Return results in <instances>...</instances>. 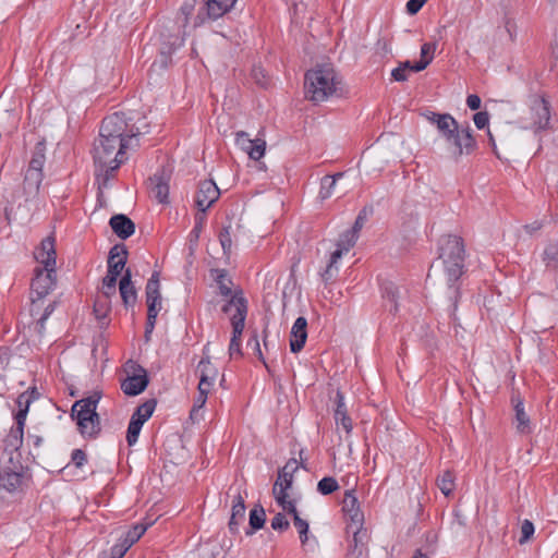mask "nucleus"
<instances>
[{
    "label": "nucleus",
    "instance_id": "obj_48",
    "mask_svg": "<svg viewBox=\"0 0 558 558\" xmlns=\"http://www.w3.org/2000/svg\"><path fill=\"white\" fill-rule=\"evenodd\" d=\"M373 208L372 207H363L355 218V221L353 223V227L350 229L352 231H355V233L359 235L360 231L364 227L365 222L367 221L369 215H372Z\"/></svg>",
    "mask_w": 558,
    "mask_h": 558
},
{
    "label": "nucleus",
    "instance_id": "obj_36",
    "mask_svg": "<svg viewBox=\"0 0 558 558\" xmlns=\"http://www.w3.org/2000/svg\"><path fill=\"white\" fill-rule=\"evenodd\" d=\"M436 50L435 43H425L421 47V59L414 63L413 71L421 72L427 68V65L434 59V52Z\"/></svg>",
    "mask_w": 558,
    "mask_h": 558
},
{
    "label": "nucleus",
    "instance_id": "obj_56",
    "mask_svg": "<svg viewBox=\"0 0 558 558\" xmlns=\"http://www.w3.org/2000/svg\"><path fill=\"white\" fill-rule=\"evenodd\" d=\"M504 27L507 34L509 35V38L511 41H514L517 38V23L510 16H505L504 19Z\"/></svg>",
    "mask_w": 558,
    "mask_h": 558
},
{
    "label": "nucleus",
    "instance_id": "obj_18",
    "mask_svg": "<svg viewBox=\"0 0 558 558\" xmlns=\"http://www.w3.org/2000/svg\"><path fill=\"white\" fill-rule=\"evenodd\" d=\"M351 529L353 532L352 543L349 545V550L347 554V558H362L367 555V544L369 541V534L363 525L353 526Z\"/></svg>",
    "mask_w": 558,
    "mask_h": 558
},
{
    "label": "nucleus",
    "instance_id": "obj_47",
    "mask_svg": "<svg viewBox=\"0 0 558 558\" xmlns=\"http://www.w3.org/2000/svg\"><path fill=\"white\" fill-rule=\"evenodd\" d=\"M118 277L110 275L107 272L106 277L102 279V293L106 300L110 299V296L116 294Z\"/></svg>",
    "mask_w": 558,
    "mask_h": 558
},
{
    "label": "nucleus",
    "instance_id": "obj_21",
    "mask_svg": "<svg viewBox=\"0 0 558 558\" xmlns=\"http://www.w3.org/2000/svg\"><path fill=\"white\" fill-rule=\"evenodd\" d=\"M290 350L293 353L300 352L307 339V320L305 317L300 316L295 319L291 328Z\"/></svg>",
    "mask_w": 558,
    "mask_h": 558
},
{
    "label": "nucleus",
    "instance_id": "obj_1",
    "mask_svg": "<svg viewBox=\"0 0 558 558\" xmlns=\"http://www.w3.org/2000/svg\"><path fill=\"white\" fill-rule=\"evenodd\" d=\"M141 129L124 112H114L102 120L99 137L94 144L95 177L99 189L107 187L116 171L128 159L126 150L140 146Z\"/></svg>",
    "mask_w": 558,
    "mask_h": 558
},
{
    "label": "nucleus",
    "instance_id": "obj_42",
    "mask_svg": "<svg viewBox=\"0 0 558 558\" xmlns=\"http://www.w3.org/2000/svg\"><path fill=\"white\" fill-rule=\"evenodd\" d=\"M266 520L265 510L259 508H254L250 511V526L252 531H247L246 534H252L253 531L259 530L264 526Z\"/></svg>",
    "mask_w": 558,
    "mask_h": 558
},
{
    "label": "nucleus",
    "instance_id": "obj_30",
    "mask_svg": "<svg viewBox=\"0 0 558 558\" xmlns=\"http://www.w3.org/2000/svg\"><path fill=\"white\" fill-rule=\"evenodd\" d=\"M43 179V172L26 170L23 181V190L27 198L35 197L38 194Z\"/></svg>",
    "mask_w": 558,
    "mask_h": 558
},
{
    "label": "nucleus",
    "instance_id": "obj_57",
    "mask_svg": "<svg viewBox=\"0 0 558 558\" xmlns=\"http://www.w3.org/2000/svg\"><path fill=\"white\" fill-rule=\"evenodd\" d=\"M71 461L76 468H82L87 462V456L82 449H74L71 454Z\"/></svg>",
    "mask_w": 558,
    "mask_h": 558
},
{
    "label": "nucleus",
    "instance_id": "obj_44",
    "mask_svg": "<svg viewBox=\"0 0 558 558\" xmlns=\"http://www.w3.org/2000/svg\"><path fill=\"white\" fill-rule=\"evenodd\" d=\"M359 235L355 231L347 230L343 232L337 243L338 247H342L344 251H350L356 243Z\"/></svg>",
    "mask_w": 558,
    "mask_h": 558
},
{
    "label": "nucleus",
    "instance_id": "obj_43",
    "mask_svg": "<svg viewBox=\"0 0 558 558\" xmlns=\"http://www.w3.org/2000/svg\"><path fill=\"white\" fill-rule=\"evenodd\" d=\"M340 488L337 480L331 476L323 477L317 484V492L324 496L330 495Z\"/></svg>",
    "mask_w": 558,
    "mask_h": 558
},
{
    "label": "nucleus",
    "instance_id": "obj_26",
    "mask_svg": "<svg viewBox=\"0 0 558 558\" xmlns=\"http://www.w3.org/2000/svg\"><path fill=\"white\" fill-rule=\"evenodd\" d=\"M335 421L337 426H341L347 434L351 433L352 420L348 415L347 405L344 403V396L339 389L336 392Z\"/></svg>",
    "mask_w": 558,
    "mask_h": 558
},
{
    "label": "nucleus",
    "instance_id": "obj_29",
    "mask_svg": "<svg viewBox=\"0 0 558 558\" xmlns=\"http://www.w3.org/2000/svg\"><path fill=\"white\" fill-rule=\"evenodd\" d=\"M283 511L288 512L289 514H292L293 517V524L295 526V529L298 530L299 532V536H300V541L302 543V545H305L307 539H308V523L306 520L302 519L300 515H299V512L296 510V507H295V502L294 504H288V506H283L281 507Z\"/></svg>",
    "mask_w": 558,
    "mask_h": 558
},
{
    "label": "nucleus",
    "instance_id": "obj_40",
    "mask_svg": "<svg viewBox=\"0 0 558 558\" xmlns=\"http://www.w3.org/2000/svg\"><path fill=\"white\" fill-rule=\"evenodd\" d=\"M157 405L156 399H148L136 408L131 417H137L143 424L150 418Z\"/></svg>",
    "mask_w": 558,
    "mask_h": 558
},
{
    "label": "nucleus",
    "instance_id": "obj_17",
    "mask_svg": "<svg viewBox=\"0 0 558 558\" xmlns=\"http://www.w3.org/2000/svg\"><path fill=\"white\" fill-rule=\"evenodd\" d=\"M342 510L345 517H348L351 522L348 525V529H353V526L363 525L364 514L360 509V505L354 494V490H345L342 500Z\"/></svg>",
    "mask_w": 558,
    "mask_h": 558
},
{
    "label": "nucleus",
    "instance_id": "obj_33",
    "mask_svg": "<svg viewBox=\"0 0 558 558\" xmlns=\"http://www.w3.org/2000/svg\"><path fill=\"white\" fill-rule=\"evenodd\" d=\"M542 260L549 271L558 272V242L550 241L544 248Z\"/></svg>",
    "mask_w": 558,
    "mask_h": 558
},
{
    "label": "nucleus",
    "instance_id": "obj_63",
    "mask_svg": "<svg viewBox=\"0 0 558 558\" xmlns=\"http://www.w3.org/2000/svg\"><path fill=\"white\" fill-rule=\"evenodd\" d=\"M481 102V98L475 94H471L466 97V105L471 110H478Z\"/></svg>",
    "mask_w": 558,
    "mask_h": 558
},
{
    "label": "nucleus",
    "instance_id": "obj_16",
    "mask_svg": "<svg viewBox=\"0 0 558 558\" xmlns=\"http://www.w3.org/2000/svg\"><path fill=\"white\" fill-rule=\"evenodd\" d=\"M169 182L170 172L166 168L158 169L156 173L149 178L150 193L160 204L169 203Z\"/></svg>",
    "mask_w": 558,
    "mask_h": 558
},
{
    "label": "nucleus",
    "instance_id": "obj_12",
    "mask_svg": "<svg viewBox=\"0 0 558 558\" xmlns=\"http://www.w3.org/2000/svg\"><path fill=\"white\" fill-rule=\"evenodd\" d=\"M422 116L439 132V135L448 141L456 131L460 129L458 121L450 113H438L435 111L426 110Z\"/></svg>",
    "mask_w": 558,
    "mask_h": 558
},
{
    "label": "nucleus",
    "instance_id": "obj_2",
    "mask_svg": "<svg viewBox=\"0 0 558 558\" xmlns=\"http://www.w3.org/2000/svg\"><path fill=\"white\" fill-rule=\"evenodd\" d=\"M438 258L442 262L444 271L447 278L450 298L453 299V310L460 296L458 280L465 271V246L463 239L454 234L442 235L438 241Z\"/></svg>",
    "mask_w": 558,
    "mask_h": 558
},
{
    "label": "nucleus",
    "instance_id": "obj_10",
    "mask_svg": "<svg viewBox=\"0 0 558 558\" xmlns=\"http://www.w3.org/2000/svg\"><path fill=\"white\" fill-rule=\"evenodd\" d=\"M446 144L456 161H458L463 155L473 154L477 148L476 140L474 138L472 129L469 124L456 131L452 137L446 141Z\"/></svg>",
    "mask_w": 558,
    "mask_h": 558
},
{
    "label": "nucleus",
    "instance_id": "obj_7",
    "mask_svg": "<svg viewBox=\"0 0 558 558\" xmlns=\"http://www.w3.org/2000/svg\"><path fill=\"white\" fill-rule=\"evenodd\" d=\"M16 403L20 408L15 414V426L11 428L10 433L4 439L5 450L17 451L23 444L24 425L28 407L31 404V398L26 393H21L17 397Z\"/></svg>",
    "mask_w": 558,
    "mask_h": 558
},
{
    "label": "nucleus",
    "instance_id": "obj_11",
    "mask_svg": "<svg viewBox=\"0 0 558 558\" xmlns=\"http://www.w3.org/2000/svg\"><path fill=\"white\" fill-rule=\"evenodd\" d=\"M238 0H204L194 20V26L204 25L207 21H217L229 13Z\"/></svg>",
    "mask_w": 558,
    "mask_h": 558
},
{
    "label": "nucleus",
    "instance_id": "obj_53",
    "mask_svg": "<svg viewBox=\"0 0 558 558\" xmlns=\"http://www.w3.org/2000/svg\"><path fill=\"white\" fill-rule=\"evenodd\" d=\"M534 524L530 520H524L521 524V536L519 538V543H526L534 534Z\"/></svg>",
    "mask_w": 558,
    "mask_h": 558
},
{
    "label": "nucleus",
    "instance_id": "obj_20",
    "mask_svg": "<svg viewBox=\"0 0 558 558\" xmlns=\"http://www.w3.org/2000/svg\"><path fill=\"white\" fill-rule=\"evenodd\" d=\"M128 250L123 244L111 247L108 256V274L119 277L125 267Z\"/></svg>",
    "mask_w": 558,
    "mask_h": 558
},
{
    "label": "nucleus",
    "instance_id": "obj_54",
    "mask_svg": "<svg viewBox=\"0 0 558 558\" xmlns=\"http://www.w3.org/2000/svg\"><path fill=\"white\" fill-rule=\"evenodd\" d=\"M231 227H225L219 232V241L222 246V250L225 253L229 252L232 246V240H231V233H230Z\"/></svg>",
    "mask_w": 558,
    "mask_h": 558
},
{
    "label": "nucleus",
    "instance_id": "obj_28",
    "mask_svg": "<svg viewBox=\"0 0 558 558\" xmlns=\"http://www.w3.org/2000/svg\"><path fill=\"white\" fill-rule=\"evenodd\" d=\"M512 402L514 404V417H515V428L520 434H529L531 433V422L530 417L524 410V404L521 398L512 397Z\"/></svg>",
    "mask_w": 558,
    "mask_h": 558
},
{
    "label": "nucleus",
    "instance_id": "obj_60",
    "mask_svg": "<svg viewBox=\"0 0 558 558\" xmlns=\"http://www.w3.org/2000/svg\"><path fill=\"white\" fill-rule=\"evenodd\" d=\"M197 0H185L181 5V13L185 16V24L187 23L189 16L194 12Z\"/></svg>",
    "mask_w": 558,
    "mask_h": 558
},
{
    "label": "nucleus",
    "instance_id": "obj_58",
    "mask_svg": "<svg viewBox=\"0 0 558 558\" xmlns=\"http://www.w3.org/2000/svg\"><path fill=\"white\" fill-rule=\"evenodd\" d=\"M474 124L482 130L489 123V113L487 111H478L473 116Z\"/></svg>",
    "mask_w": 558,
    "mask_h": 558
},
{
    "label": "nucleus",
    "instance_id": "obj_52",
    "mask_svg": "<svg viewBox=\"0 0 558 558\" xmlns=\"http://www.w3.org/2000/svg\"><path fill=\"white\" fill-rule=\"evenodd\" d=\"M270 525L271 527L275 530V531H280V532H283V531H287L290 526V523L289 521L286 519L284 514L281 513V512H278L272 519H271V522H270Z\"/></svg>",
    "mask_w": 558,
    "mask_h": 558
},
{
    "label": "nucleus",
    "instance_id": "obj_41",
    "mask_svg": "<svg viewBox=\"0 0 558 558\" xmlns=\"http://www.w3.org/2000/svg\"><path fill=\"white\" fill-rule=\"evenodd\" d=\"M143 425L144 424L142 420H138L137 417H131L126 430V442L129 446H133L137 442Z\"/></svg>",
    "mask_w": 558,
    "mask_h": 558
},
{
    "label": "nucleus",
    "instance_id": "obj_15",
    "mask_svg": "<svg viewBox=\"0 0 558 558\" xmlns=\"http://www.w3.org/2000/svg\"><path fill=\"white\" fill-rule=\"evenodd\" d=\"M147 315L157 317L161 310L159 272L154 271L145 288Z\"/></svg>",
    "mask_w": 558,
    "mask_h": 558
},
{
    "label": "nucleus",
    "instance_id": "obj_37",
    "mask_svg": "<svg viewBox=\"0 0 558 558\" xmlns=\"http://www.w3.org/2000/svg\"><path fill=\"white\" fill-rule=\"evenodd\" d=\"M148 525L142 523L133 525L119 541L130 549L146 532Z\"/></svg>",
    "mask_w": 558,
    "mask_h": 558
},
{
    "label": "nucleus",
    "instance_id": "obj_34",
    "mask_svg": "<svg viewBox=\"0 0 558 558\" xmlns=\"http://www.w3.org/2000/svg\"><path fill=\"white\" fill-rule=\"evenodd\" d=\"M344 253H348V251H344L342 247H338L331 253L329 263L326 266V269L324 272H322V279L325 283L330 282L333 280L338 272L337 263L342 257Z\"/></svg>",
    "mask_w": 558,
    "mask_h": 558
},
{
    "label": "nucleus",
    "instance_id": "obj_13",
    "mask_svg": "<svg viewBox=\"0 0 558 558\" xmlns=\"http://www.w3.org/2000/svg\"><path fill=\"white\" fill-rule=\"evenodd\" d=\"M220 190L213 180H204L199 183L195 196V204L199 211H206L218 201Z\"/></svg>",
    "mask_w": 558,
    "mask_h": 558
},
{
    "label": "nucleus",
    "instance_id": "obj_9",
    "mask_svg": "<svg viewBox=\"0 0 558 558\" xmlns=\"http://www.w3.org/2000/svg\"><path fill=\"white\" fill-rule=\"evenodd\" d=\"M221 311L230 314L232 332L243 333L247 316V300L243 296L242 290H235Z\"/></svg>",
    "mask_w": 558,
    "mask_h": 558
},
{
    "label": "nucleus",
    "instance_id": "obj_55",
    "mask_svg": "<svg viewBox=\"0 0 558 558\" xmlns=\"http://www.w3.org/2000/svg\"><path fill=\"white\" fill-rule=\"evenodd\" d=\"M253 141L254 140H251L248 134L244 131H239L235 133V144L244 151H246L248 147L252 146Z\"/></svg>",
    "mask_w": 558,
    "mask_h": 558
},
{
    "label": "nucleus",
    "instance_id": "obj_23",
    "mask_svg": "<svg viewBox=\"0 0 558 558\" xmlns=\"http://www.w3.org/2000/svg\"><path fill=\"white\" fill-rule=\"evenodd\" d=\"M197 372L199 373L198 386L211 389L218 376V368L210 362L209 355L202 357Z\"/></svg>",
    "mask_w": 558,
    "mask_h": 558
},
{
    "label": "nucleus",
    "instance_id": "obj_64",
    "mask_svg": "<svg viewBox=\"0 0 558 558\" xmlns=\"http://www.w3.org/2000/svg\"><path fill=\"white\" fill-rule=\"evenodd\" d=\"M391 76L397 82H404L408 78L407 71L401 65L392 70Z\"/></svg>",
    "mask_w": 558,
    "mask_h": 558
},
{
    "label": "nucleus",
    "instance_id": "obj_45",
    "mask_svg": "<svg viewBox=\"0 0 558 558\" xmlns=\"http://www.w3.org/2000/svg\"><path fill=\"white\" fill-rule=\"evenodd\" d=\"M266 150V142L260 138H256L252 142V146L246 150L251 159L259 160Z\"/></svg>",
    "mask_w": 558,
    "mask_h": 558
},
{
    "label": "nucleus",
    "instance_id": "obj_22",
    "mask_svg": "<svg viewBox=\"0 0 558 558\" xmlns=\"http://www.w3.org/2000/svg\"><path fill=\"white\" fill-rule=\"evenodd\" d=\"M76 425L78 433L85 439H96L101 433V421L98 413L81 417Z\"/></svg>",
    "mask_w": 558,
    "mask_h": 558
},
{
    "label": "nucleus",
    "instance_id": "obj_35",
    "mask_svg": "<svg viewBox=\"0 0 558 558\" xmlns=\"http://www.w3.org/2000/svg\"><path fill=\"white\" fill-rule=\"evenodd\" d=\"M211 275L219 288V292L222 296L231 298L232 294V280L229 278L226 269H211Z\"/></svg>",
    "mask_w": 558,
    "mask_h": 558
},
{
    "label": "nucleus",
    "instance_id": "obj_61",
    "mask_svg": "<svg viewBox=\"0 0 558 558\" xmlns=\"http://www.w3.org/2000/svg\"><path fill=\"white\" fill-rule=\"evenodd\" d=\"M427 0H409L407 3V11L409 14H416Z\"/></svg>",
    "mask_w": 558,
    "mask_h": 558
},
{
    "label": "nucleus",
    "instance_id": "obj_5",
    "mask_svg": "<svg viewBox=\"0 0 558 558\" xmlns=\"http://www.w3.org/2000/svg\"><path fill=\"white\" fill-rule=\"evenodd\" d=\"M57 271L54 268L34 269V278L31 282V315L37 316L43 308V300L54 289Z\"/></svg>",
    "mask_w": 558,
    "mask_h": 558
},
{
    "label": "nucleus",
    "instance_id": "obj_14",
    "mask_svg": "<svg viewBox=\"0 0 558 558\" xmlns=\"http://www.w3.org/2000/svg\"><path fill=\"white\" fill-rule=\"evenodd\" d=\"M101 398L102 391L94 390L88 397L75 401L71 408V418L77 423L81 417L97 413V407Z\"/></svg>",
    "mask_w": 558,
    "mask_h": 558
},
{
    "label": "nucleus",
    "instance_id": "obj_27",
    "mask_svg": "<svg viewBox=\"0 0 558 558\" xmlns=\"http://www.w3.org/2000/svg\"><path fill=\"white\" fill-rule=\"evenodd\" d=\"M245 500L241 496L240 492H238L232 501L231 517L229 521V529L232 533L238 532L240 523L245 519Z\"/></svg>",
    "mask_w": 558,
    "mask_h": 558
},
{
    "label": "nucleus",
    "instance_id": "obj_4",
    "mask_svg": "<svg viewBox=\"0 0 558 558\" xmlns=\"http://www.w3.org/2000/svg\"><path fill=\"white\" fill-rule=\"evenodd\" d=\"M551 105L541 94H531L526 100V108L519 118L522 129L531 130L535 134L551 129Z\"/></svg>",
    "mask_w": 558,
    "mask_h": 558
},
{
    "label": "nucleus",
    "instance_id": "obj_3",
    "mask_svg": "<svg viewBox=\"0 0 558 558\" xmlns=\"http://www.w3.org/2000/svg\"><path fill=\"white\" fill-rule=\"evenodd\" d=\"M339 80L331 66L323 65L305 73V95L314 102H322L336 95L339 90Z\"/></svg>",
    "mask_w": 558,
    "mask_h": 558
},
{
    "label": "nucleus",
    "instance_id": "obj_25",
    "mask_svg": "<svg viewBox=\"0 0 558 558\" xmlns=\"http://www.w3.org/2000/svg\"><path fill=\"white\" fill-rule=\"evenodd\" d=\"M119 291L122 299V302L125 307L134 306L137 300V292L136 289L132 282V274L131 270L128 268L125 269L120 283H119Z\"/></svg>",
    "mask_w": 558,
    "mask_h": 558
},
{
    "label": "nucleus",
    "instance_id": "obj_19",
    "mask_svg": "<svg viewBox=\"0 0 558 558\" xmlns=\"http://www.w3.org/2000/svg\"><path fill=\"white\" fill-rule=\"evenodd\" d=\"M35 259L43 265L41 269L54 268L57 253L54 248V239L52 236L45 238L40 246L34 253Z\"/></svg>",
    "mask_w": 558,
    "mask_h": 558
},
{
    "label": "nucleus",
    "instance_id": "obj_32",
    "mask_svg": "<svg viewBox=\"0 0 558 558\" xmlns=\"http://www.w3.org/2000/svg\"><path fill=\"white\" fill-rule=\"evenodd\" d=\"M380 292H381L383 299L385 301L390 302L389 311L396 313L398 311V298H399L398 286L390 280H381Z\"/></svg>",
    "mask_w": 558,
    "mask_h": 558
},
{
    "label": "nucleus",
    "instance_id": "obj_24",
    "mask_svg": "<svg viewBox=\"0 0 558 558\" xmlns=\"http://www.w3.org/2000/svg\"><path fill=\"white\" fill-rule=\"evenodd\" d=\"M109 225L113 233L122 240H126L135 232L134 222L123 214L112 216Z\"/></svg>",
    "mask_w": 558,
    "mask_h": 558
},
{
    "label": "nucleus",
    "instance_id": "obj_62",
    "mask_svg": "<svg viewBox=\"0 0 558 558\" xmlns=\"http://www.w3.org/2000/svg\"><path fill=\"white\" fill-rule=\"evenodd\" d=\"M206 219V214H203L202 211H199L196 216H195V226L192 230V233L195 234L196 238L199 236V233L203 229V223Z\"/></svg>",
    "mask_w": 558,
    "mask_h": 558
},
{
    "label": "nucleus",
    "instance_id": "obj_6",
    "mask_svg": "<svg viewBox=\"0 0 558 558\" xmlns=\"http://www.w3.org/2000/svg\"><path fill=\"white\" fill-rule=\"evenodd\" d=\"M124 371L126 373V377L121 380V390L124 395L130 397L138 396L149 384L147 371L132 360H129L125 363Z\"/></svg>",
    "mask_w": 558,
    "mask_h": 558
},
{
    "label": "nucleus",
    "instance_id": "obj_51",
    "mask_svg": "<svg viewBox=\"0 0 558 558\" xmlns=\"http://www.w3.org/2000/svg\"><path fill=\"white\" fill-rule=\"evenodd\" d=\"M197 390H198V395L194 401V405L191 411V414H193L194 411L202 409L205 405V403L207 401L208 393L210 392L211 389L198 386Z\"/></svg>",
    "mask_w": 558,
    "mask_h": 558
},
{
    "label": "nucleus",
    "instance_id": "obj_46",
    "mask_svg": "<svg viewBox=\"0 0 558 558\" xmlns=\"http://www.w3.org/2000/svg\"><path fill=\"white\" fill-rule=\"evenodd\" d=\"M45 160H46V157H45L43 148H37L32 156V159L29 161L27 170H33L35 172H43V167L45 165Z\"/></svg>",
    "mask_w": 558,
    "mask_h": 558
},
{
    "label": "nucleus",
    "instance_id": "obj_31",
    "mask_svg": "<svg viewBox=\"0 0 558 558\" xmlns=\"http://www.w3.org/2000/svg\"><path fill=\"white\" fill-rule=\"evenodd\" d=\"M24 474L15 471H4L0 474V487L13 493L23 485Z\"/></svg>",
    "mask_w": 558,
    "mask_h": 558
},
{
    "label": "nucleus",
    "instance_id": "obj_38",
    "mask_svg": "<svg viewBox=\"0 0 558 558\" xmlns=\"http://www.w3.org/2000/svg\"><path fill=\"white\" fill-rule=\"evenodd\" d=\"M343 173L338 172L333 175H325L320 181L319 197L326 199L333 193V189L338 179L342 178Z\"/></svg>",
    "mask_w": 558,
    "mask_h": 558
},
{
    "label": "nucleus",
    "instance_id": "obj_50",
    "mask_svg": "<svg viewBox=\"0 0 558 558\" xmlns=\"http://www.w3.org/2000/svg\"><path fill=\"white\" fill-rule=\"evenodd\" d=\"M56 308V302H49L45 307H44V312L39 315V318L37 320V327H38V331L39 332H43L44 329H45V322L48 319V317L53 313Z\"/></svg>",
    "mask_w": 558,
    "mask_h": 558
},
{
    "label": "nucleus",
    "instance_id": "obj_59",
    "mask_svg": "<svg viewBox=\"0 0 558 558\" xmlns=\"http://www.w3.org/2000/svg\"><path fill=\"white\" fill-rule=\"evenodd\" d=\"M129 548L120 541L110 548V558H122Z\"/></svg>",
    "mask_w": 558,
    "mask_h": 558
},
{
    "label": "nucleus",
    "instance_id": "obj_39",
    "mask_svg": "<svg viewBox=\"0 0 558 558\" xmlns=\"http://www.w3.org/2000/svg\"><path fill=\"white\" fill-rule=\"evenodd\" d=\"M456 476L452 471L446 470L437 478V485L445 496H449L454 489Z\"/></svg>",
    "mask_w": 558,
    "mask_h": 558
},
{
    "label": "nucleus",
    "instance_id": "obj_8",
    "mask_svg": "<svg viewBox=\"0 0 558 558\" xmlns=\"http://www.w3.org/2000/svg\"><path fill=\"white\" fill-rule=\"evenodd\" d=\"M299 469L298 461L290 459L283 468L279 469L278 477L272 487V495L280 507L288 506V504H294V500H290L288 497V489L291 488L293 483V474Z\"/></svg>",
    "mask_w": 558,
    "mask_h": 558
},
{
    "label": "nucleus",
    "instance_id": "obj_49",
    "mask_svg": "<svg viewBox=\"0 0 558 558\" xmlns=\"http://www.w3.org/2000/svg\"><path fill=\"white\" fill-rule=\"evenodd\" d=\"M241 338L242 333L232 332V337L229 344V355L231 359L234 356H241Z\"/></svg>",
    "mask_w": 558,
    "mask_h": 558
}]
</instances>
